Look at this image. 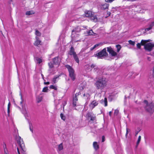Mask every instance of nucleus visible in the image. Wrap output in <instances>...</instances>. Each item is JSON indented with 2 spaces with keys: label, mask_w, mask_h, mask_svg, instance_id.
Returning <instances> with one entry per match:
<instances>
[{
  "label": "nucleus",
  "mask_w": 154,
  "mask_h": 154,
  "mask_svg": "<svg viewBox=\"0 0 154 154\" xmlns=\"http://www.w3.org/2000/svg\"><path fill=\"white\" fill-rule=\"evenodd\" d=\"M107 84V80L105 78L99 79L95 84L97 89L103 90L106 86Z\"/></svg>",
  "instance_id": "1"
},
{
  "label": "nucleus",
  "mask_w": 154,
  "mask_h": 154,
  "mask_svg": "<svg viewBox=\"0 0 154 154\" xmlns=\"http://www.w3.org/2000/svg\"><path fill=\"white\" fill-rule=\"evenodd\" d=\"M150 41L148 40H142L141 41V44L144 46V48L145 50L148 51H151L154 46V44L151 42L147 43Z\"/></svg>",
  "instance_id": "2"
},
{
  "label": "nucleus",
  "mask_w": 154,
  "mask_h": 154,
  "mask_svg": "<svg viewBox=\"0 0 154 154\" xmlns=\"http://www.w3.org/2000/svg\"><path fill=\"white\" fill-rule=\"evenodd\" d=\"M65 66L68 69L69 72V76L72 80H74L75 79V75L74 74V71L73 69L68 65H66Z\"/></svg>",
  "instance_id": "3"
},
{
  "label": "nucleus",
  "mask_w": 154,
  "mask_h": 154,
  "mask_svg": "<svg viewBox=\"0 0 154 154\" xmlns=\"http://www.w3.org/2000/svg\"><path fill=\"white\" fill-rule=\"evenodd\" d=\"M108 54L106 52V48H104L102 51L96 54V55L99 58H101L103 57L106 56Z\"/></svg>",
  "instance_id": "4"
},
{
  "label": "nucleus",
  "mask_w": 154,
  "mask_h": 154,
  "mask_svg": "<svg viewBox=\"0 0 154 154\" xmlns=\"http://www.w3.org/2000/svg\"><path fill=\"white\" fill-rule=\"evenodd\" d=\"M107 51L112 56H115L117 55L116 52H115L111 47H109L107 48Z\"/></svg>",
  "instance_id": "5"
},
{
  "label": "nucleus",
  "mask_w": 154,
  "mask_h": 154,
  "mask_svg": "<svg viewBox=\"0 0 154 154\" xmlns=\"http://www.w3.org/2000/svg\"><path fill=\"white\" fill-rule=\"evenodd\" d=\"M81 28L79 27H77L76 28L74 29L72 31V38H73L74 37V35L75 34H77L79 32L81 31Z\"/></svg>",
  "instance_id": "6"
},
{
  "label": "nucleus",
  "mask_w": 154,
  "mask_h": 154,
  "mask_svg": "<svg viewBox=\"0 0 154 154\" xmlns=\"http://www.w3.org/2000/svg\"><path fill=\"white\" fill-rule=\"evenodd\" d=\"M19 139L18 141V143L21 149L23 150L24 149L25 145L23 141V140L22 139L21 137H19Z\"/></svg>",
  "instance_id": "7"
},
{
  "label": "nucleus",
  "mask_w": 154,
  "mask_h": 154,
  "mask_svg": "<svg viewBox=\"0 0 154 154\" xmlns=\"http://www.w3.org/2000/svg\"><path fill=\"white\" fill-rule=\"evenodd\" d=\"M98 104V103L97 101H96L95 100H94L89 105V106L90 108L91 109H92L95 106H97Z\"/></svg>",
  "instance_id": "8"
},
{
  "label": "nucleus",
  "mask_w": 154,
  "mask_h": 154,
  "mask_svg": "<svg viewBox=\"0 0 154 154\" xmlns=\"http://www.w3.org/2000/svg\"><path fill=\"white\" fill-rule=\"evenodd\" d=\"M35 39L36 40L34 43V45L37 46H38L39 45H41V41L40 40L39 38L36 36Z\"/></svg>",
  "instance_id": "9"
},
{
  "label": "nucleus",
  "mask_w": 154,
  "mask_h": 154,
  "mask_svg": "<svg viewBox=\"0 0 154 154\" xmlns=\"http://www.w3.org/2000/svg\"><path fill=\"white\" fill-rule=\"evenodd\" d=\"M93 13L91 11H85V15L86 17L90 18V17L92 16Z\"/></svg>",
  "instance_id": "10"
},
{
  "label": "nucleus",
  "mask_w": 154,
  "mask_h": 154,
  "mask_svg": "<svg viewBox=\"0 0 154 154\" xmlns=\"http://www.w3.org/2000/svg\"><path fill=\"white\" fill-rule=\"evenodd\" d=\"M54 63L56 65H59L60 63V60L59 59L58 57H56L53 59Z\"/></svg>",
  "instance_id": "11"
},
{
  "label": "nucleus",
  "mask_w": 154,
  "mask_h": 154,
  "mask_svg": "<svg viewBox=\"0 0 154 154\" xmlns=\"http://www.w3.org/2000/svg\"><path fill=\"white\" fill-rule=\"evenodd\" d=\"M154 26V21L152 22L149 25V27L145 29V31L146 32L149 31L152 28V27Z\"/></svg>",
  "instance_id": "12"
},
{
  "label": "nucleus",
  "mask_w": 154,
  "mask_h": 154,
  "mask_svg": "<svg viewBox=\"0 0 154 154\" xmlns=\"http://www.w3.org/2000/svg\"><path fill=\"white\" fill-rule=\"evenodd\" d=\"M76 54V53L73 47H72L71 48L69 52V54L71 55H73L74 54Z\"/></svg>",
  "instance_id": "13"
},
{
  "label": "nucleus",
  "mask_w": 154,
  "mask_h": 154,
  "mask_svg": "<svg viewBox=\"0 0 154 154\" xmlns=\"http://www.w3.org/2000/svg\"><path fill=\"white\" fill-rule=\"evenodd\" d=\"M78 94L77 93L75 94V97L73 98V104L74 106H75L76 104V101L78 100L77 98L76 97Z\"/></svg>",
  "instance_id": "14"
},
{
  "label": "nucleus",
  "mask_w": 154,
  "mask_h": 154,
  "mask_svg": "<svg viewBox=\"0 0 154 154\" xmlns=\"http://www.w3.org/2000/svg\"><path fill=\"white\" fill-rule=\"evenodd\" d=\"M93 146L94 149L97 150L99 149V146L97 144V142H94L93 143Z\"/></svg>",
  "instance_id": "15"
},
{
  "label": "nucleus",
  "mask_w": 154,
  "mask_h": 154,
  "mask_svg": "<svg viewBox=\"0 0 154 154\" xmlns=\"http://www.w3.org/2000/svg\"><path fill=\"white\" fill-rule=\"evenodd\" d=\"M35 12L32 10L28 11L26 12V15L29 16L35 14Z\"/></svg>",
  "instance_id": "16"
},
{
  "label": "nucleus",
  "mask_w": 154,
  "mask_h": 154,
  "mask_svg": "<svg viewBox=\"0 0 154 154\" xmlns=\"http://www.w3.org/2000/svg\"><path fill=\"white\" fill-rule=\"evenodd\" d=\"M28 111L25 107L23 106V113L24 114L25 116L27 115Z\"/></svg>",
  "instance_id": "17"
},
{
  "label": "nucleus",
  "mask_w": 154,
  "mask_h": 154,
  "mask_svg": "<svg viewBox=\"0 0 154 154\" xmlns=\"http://www.w3.org/2000/svg\"><path fill=\"white\" fill-rule=\"evenodd\" d=\"M73 56L74 59L76 62L77 63H79V59L76 54H74Z\"/></svg>",
  "instance_id": "18"
},
{
  "label": "nucleus",
  "mask_w": 154,
  "mask_h": 154,
  "mask_svg": "<svg viewBox=\"0 0 154 154\" xmlns=\"http://www.w3.org/2000/svg\"><path fill=\"white\" fill-rule=\"evenodd\" d=\"M109 5L107 3H105L102 5L101 8L102 9L105 10L108 9Z\"/></svg>",
  "instance_id": "19"
},
{
  "label": "nucleus",
  "mask_w": 154,
  "mask_h": 154,
  "mask_svg": "<svg viewBox=\"0 0 154 154\" xmlns=\"http://www.w3.org/2000/svg\"><path fill=\"white\" fill-rule=\"evenodd\" d=\"M101 102L104 103V106H107V100L106 98H105L104 100H101Z\"/></svg>",
  "instance_id": "20"
},
{
  "label": "nucleus",
  "mask_w": 154,
  "mask_h": 154,
  "mask_svg": "<svg viewBox=\"0 0 154 154\" xmlns=\"http://www.w3.org/2000/svg\"><path fill=\"white\" fill-rule=\"evenodd\" d=\"M90 18H91V19L93 20L95 22H96L97 21V19L96 16H94V14H93V15L92 16H91Z\"/></svg>",
  "instance_id": "21"
},
{
  "label": "nucleus",
  "mask_w": 154,
  "mask_h": 154,
  "mask_svg": "<svg viewBox=\"0 0 154 154\" xmlns=\"http://www.w3.org/2000/svg\"><path fill=\"white\" fill-rule=\"evenodd\" d=\"M36 62L38 63H40L42 62V59L41 58L37 57L36 58Z\"/></svg>",
  "instance_id": "22"
},
{
  "label": "nucleus",
  "mask_w": 154,
  "mask_h": 154,
  "mask_svg": "<svg viewBox=\"0 0 154 154\" xmlns=\"http://www.w3.org/2000/svg\"><path fill=\"white\" fill-rule=\"evenodd\" d=\"M58 149L59 151H60L62 150L63 149V146L62 143H61L58 145Z\"/></svg>",
  "instance_id": "23"
},
{
  "label": "nucleus",
  "mask_w": 154,
  "mask_h": 154,
  "mask_svg": "<svg viewBox=\"0 0 154 154\" xmlns=\"http://www.w3.org/2000/svg\"><path fill=\"white\" fill-rule=\"evenodd\" d=\"M59 76L60 75H56L53 79L52 82H53L54 83H55L56 82V79L59 77Z\"/></svg>",
  "instance_id": "24"
},
{
  "label": "nucleus",
  "mask_w": 154,
  "mask_h": 154,
  "mask_svg": "<svg viewBox=\"0 0 154 154\" xmlns=\"http://www.w3.org/2000/svg\"><path fill=\"white\" fill-rule=\"evenodd\" d=\"M91 67L92 68H94V69L95 71H96V69H98V68L97 67H95L96 65L95 64H91Z\"/></svg>",
  "instance_id": "25"
},
{
  "label": "nucleus",
  "mask_w": 154,
  "mask_h": 154,
  "mask_svg": "<svg viewBox=\"0 0 154 154\" xmlns=\"http://www.w3.org/2000/svg\"><path fill=\"white\" fill-rule=\"evenodd\" d=\"M88 117L89 119L91 118V117H92L93 116L92 115L91 113L88 112L86 115Z\"/></svg>",
  "instance_id": "26"
},
{
  "label": "nucleus",
  "mask_w": 154,
  "mask_h": 154,
  "mask_svg": "<svg viewBox=\"0 0 154 154\" xmlns=\"http://www.w3.org/2000/svg\"><path fill=\"white\" fill-rule=\"evenodd\" d=\"M35 34L37 36H40L41 35V33L38 30L35 31Z\"/></svg>",
  "instance_id": "27"
},
{
  "label": "nucleus",
  "mask_w": 154,
  "mask_h": 154,
  "mask_svg": "<svg viewBox=\"0 0 154 154\" xmlns=\"http://www.w3.org/2000/svg\"><path fill=\"white\" fill-rule=\"evenodd\" d=\"M116 47L117 49V52H119L121 48V46L120 45H116Z\"/></svg>",
  "instance_id": "28"
},
{
  "label": "nucleus",
  "mask_w": 154,
  "mask_h": 154,
  "mask_svg": "<svg viewBox=\"0 0 154 154\" xmlns=\"http://www.w3.org/2000/svg\"><path fill=\"white\" fill-rule=\"evenodd\" d=\"M10 105H11L10 103V102H9V103L8 104V115H9V113L10 112Z\"/></svg>",
  "instance_id": "29"
},
{
  "label": "nucleus",
  "mask_w": 154,
  "mask_h": 154,
  "mask_svg": "<svg viewBox=\"0 0 154 154\" xmlns=\"http://www.w3.org/2000/svg\"><path fill=\"white\" fill-rule=\"evenodd\" d=\"M128 42L131 45L134 46L135 45V42L134 41H133L131 40L128 41Z\"/></svg>",
  "instance_id": "30"
},
{
  "label": "nucleus",
  "mask_w": 154,
  "mask_h": 154,
  "mask_svg": "<svg viewBox=\"0 0 154 154\" xmlns=\"http://www.w3.org/2000/svg\"><path fill=\"white\" fill-rule=\"evenodd\" d=\"M87 33L89 35H93V32L92 30H91L87 32Z\"/></svg>",
  "instance_id": "31"
},
{
  "label": "nucleus",
  "mask_w": 154,
  "mask_h": 154,
  "mask_svg": "<svg viewBox=\"0 0 154 154\" xmlns=\"http://www.w3.org/2000/svg\"><path fill=\"white\" fill-rule=\"evenodd\" d=\"M141 137L140 136H139V137H138V140H137V146L139 143H140V141L141 140Z\"/></svg>",
  "instance_id": "32"
},
{
  "label": "nucleus",
  "mask_w": 154,
  "mask_h": 154,
  "mask_svg": "<svg viewBox=\"0 0 154 154\" xmlns=\"http://www.w3.org/2000/svg\"><path fill=\"white\" fill-rule=\"evenodd\" d=\"M50 88L53 89L55 90H57V87L53 85H51L50 87Z\"/></svg>",
  "instance_id": "33"
},
{
  "label": "nucleus",
  "mask_w": 154,
  "mask_h": 154,
  "mask_svg": "<svg viewBox=\"0 0 154 154\" xmlns=\"http://www.w3.org/2000/svg\"><path fill=\"white\" fill-rule=\"evenodd\" d=\"M29 129L31 131H32V132H33V129L32 127V125L31 123H29Z\"/></svg>",
  "instance_id": "34"
},
{
  "label": "nucleus",
  "mask_w": 154,
  "mask_h": 154,
  "mask_svg": "<svg viewBox=\"0 0 154 154\" xmlns=\"http://www.w3.org/2000/svg\"><path fill=\"white\" fill-rule=\"evenodd\" d=\"M61 118L63 120H65L66 119L65 117L61 113L60 115Z\"/></svg>",
  "instance_id": "35"
},
{
  "label": "nucleus",
  "mask_w": 154,
  "mask_h": 154,
  "mask_svg": "<svg viewBox=\"0 0 154 154\" xmlns=\"http://www.w3.org/2000/svg\"><path fill=\"white\" fill-rule=\"evenodd\" d=\"M48 65L49 67L51 68H52L53 67V63L51 62L49 63Z\"/></svg>",
  "instance_id": "36"
},
{
  "label": "nucleus",
  "mask_w": 154,
  "mask_h": 154,
  "mask_svg": "<svg viewBox=\"0 0 154 154\" xmlns=\"http://www.w3.org/2000/svg\"><path fill=\"white\" fill-rule=\"evenodd\" d=\"M48 90V88L47 87L44 88L42 90V91L44 92H47Z\"/></svg>",
  "instance_id": "37"
},
{
  "label": "nucleus",
  "mask_w": 154,
  "mask_h": 154,
  "mask_svg": "<svg viewBox=\"0 0 154 154\" xmlns=\"http://www.w3.org/2000/svg\"><path fill=\"white\" fill-rule=\"evenodd\" d=\"M90 121H94L95 119V116H93L92 117H91V118H90Z\"/></svg>",
  "instance_id": "38"
},
{
  "label": "nucleus",
  "mask_w": 154,
  "mask_h": 154,
  "mask_svg": "<svg viewBox=\"0 0 154 154\" xmlns=\"http://www.w3.org/2000/svg\"><path fill=\"white\" fill-rule=\"evenodd\" d=\"M119 112V111L118 110H115L114 112V114L115 115H117Z\"/></svg>",
  "instance_id": "39"
},
{
  "label": "nucleus",
  "mask_w": 154,
  "mask_h": 154,
  "mask_svg": "<svg viewBox=\"0 0 154 154\" xmlns=\"http://www.w3.org/2000/svg\"><path fill=\"white\" fill-rule=\"evenodd\" d=\"M130 131V130L128 128H126V134L125 136L127 137V136L128 132Z\"/></svg>",
  "instance_id": "40"
},
{
  "label": "nucleus",
  "mask_w": 154,
  "mask_h": 154,
  "mask_svg": "<svg viewBox=\"0 0 154 154\" xmlns=\"http://www.w3.org/2000/svg\"><path fill=\"white\" fill-rule=\"evenodd\" d=\"M141 45H142L141 43H138L137 44V46L138 48H140Z\"/></svg>",
  "instance_id": "41"
},
{
  "label": "nucleus",
  "mask_w": 154,
  "mask_h": 154,
  "mask_svg": "<svg viewBox=\"0 0 154 154\" xmlns=\"http://www.w3.org/2000/svg\"><path fill=\"white\" fill-rule=\"evenodd\" d=\"M20 95H21V101L20 102V104L22 106H23V100H22V97L21 94H20Z\"/></svg>",
  "instance_id": "42"
},
{
  "label": "nucleus",
  "mask_w": 154,
  "mask_h": 154,
  "mask_svg": "<svg viewBox=\"0 0 154 154\" xmlns=\"http://www.w3.org/2000/svg\"><path fill=\"white\" fill-rule=\"evenodd\" d=\"M83 96L84 97L86 96L87 97V98H88V97H89L90 95L89 94H87V93L86 94H83Z\"/></svg>",
  "instance_id": "43"
},
{
  "label": "nucleus",
  "mask_w": 154,
  "mask_h": 154,
  "mask_svg": "<svg viewBox=\"0 0 154 154\" xmlns=\"http://www.w3.org/2000/svg\"><path fill=\"white\" fill-rule=\"evenodd\" d=\"M42 97H41L40 98H38V102H41L42 101Z\"/></svg>",
  "instance_id": "44"
},
{
  "label": "nucleus",
  "mask_w": 154,
  "mask_h": 154,
  "mask_svg": "<svg viewBox=\"0 0 154 154\" xmlns=\"http://www.w3.org/2000/svg\"><path fill=\"white\" fill-rule=\"evenodd\" d=\"M114 0H105V1L107 2H111Z\"/></svg>",
  "instance_id": "45"
},
{
  "label": "nucleus",
  "mask_w": 154,
  "mask_h": 154,
  "mask_svg": "<svg viewBox=\"0 0 154 154\" xmlns=\"http://www.w3.org/2000/svg\"><path fill=\"white\" fill-rule=\"evenodd\" d=\"M146 109H147L148 111L149 112H151L152 111H154V110L152 109V108H151V109H147V108Z\"/></svg>",
  "instance_id": "46"
},
{
  "label": "nucleus",
  "mask_w": 154,
  "mask_h": 154,
  "mask_svg": "<svg viewBox=\"0 0 154 154\" xmlns=\"http://www.w3.org/2000/svg\"><path fill=\"white\" fill-rule=\"evenodd\" d=\"M105 137L104 136H103L102 137V142H103L105 141Z\"/></svg>",
  "instance_id": "47"
},
{
  "label": "nucleus",
  "mask_w": 154,
  "mask_h": 154,
  "mask_svg": "<svg viewBox=\"0 0 154 154\" xmlns=\"http://www.w3.org/2000/svg\"><path fill=\"white\" fill-rule=\"evenodd\" d=\"M112 112V111H110L109 112V115L110 116H111Z\"/></svg>",
  "instance_id": "48"
},
{
  "label": "nucleus",
  "mask_w": 154,
  "mask_h": 154,
  "mask_svg": "<svg viewBox=\"0 0 154 154\" xmlns=\"http://www.w3.org/2000/svg\"><path fill=\"white\" fill-rule=\"evenodd\" d=\"M44 83L45 84H46V85H48L50 84V82H45Z\"/></svg>",
  "instance_id": "49"
},
{
  "label": "nucleus",
  "mask_w": 154,
  "mask_h": 154,
  "mask_svg": "<svg viewBox=\"0 0 154 154\" xmlns=\"http://www.w3.org/2000/svg\"><path fill=\"white\" fill-rule=\"evenodd\" d=\"M17 151L18 154H20V151H19V149L18 148H17Z\"/></svg>",
  "instance_id": "50"
},
{
  "label": "nucleus",
  "mask_w": 154,
  "mask_h": 154,
  "mask_svg": "<svg viewBox=\"0 0 154 154\" xmlns=\"http://www.w3.org/2000/svg\"><path fill=\"white\" fill-rule=\"evenodd\" d=\"M99 45V44H96L95 45H94L96 47H97Z\"/></svg>",
  "instance_id": "51"
},
{
  "label": "nucleus",
  "mask_w": 154,
  "mask_h": 154,
  "mask_svg": "<svg viewBox=\"0 0 154 154\" xmlns=\"http://www.w3.org/2000/svg\"><path fill=\"white\" fill-rule=\"evenodd\" d=\"M152 72H153L152 76L154 78V69L153 70Z\"/></svg>",
  "instance_id": "52"
},
{
  "label": "nucleus",
  "mask_w": 154,
  "mask_h": 154,
  "mask_svg": "<svg viewBox=\"0 0 154 154\" xmlns=\"http://www.w3.org/2000/svg\"><path fill=\"white\" fill-rule=\"evenodd\" d=\"M138 131H136V135L138 133Z\"/></svg>",
  "instance_id": "53"
},
{
  "label": "nucleus",
  "mask_w": 154,
  "mask_h": 154,
  "mask_svg": "<svg viewBox=\"0 0 154 154\" xmlns=\"http://www.w3.org/2000/svg\"><path fill=\"white\" fill-rule=\"evenodd\" d=\"M94 49V48L93 47L91 48V50H93Z\"/></svg>",
  "instance_id": "54"
},
{
  "label": "nucleus",
  "mask_w": 154,
  "mask_h": 154,
  "mask_svg": "<svg viewBox=\"0 0 154 154\" xmlns=\"http://www.w3.org/2000/svg\"><path fill=\"white\" fill-rule=\"evenodd\" d=\"M144 102H145L146 103H147V101H146V100H145V101H144Z\"/></svg>",
  "instance_id": "55"
},
{
  "label": "nucleus",
  "mask_w": 154,
  "mask_h": 154,
  "mask_svg": "<svg viewBox=\"0 0 154 154\" xmlns=\"http://www.w3.org/2000/svg\"><path fill=\"white\" fill-rule=\"evenodd\" d=\"M93 47H94V49L95 48H96V47H95V46H94H94Z\"/></svg>",
  "instance_id": "56"
},
{
  "label": "nucleus",
  "mask_w": 154,
  "mask_h": 154,
  "mask_svg": "<svg viewBox=\"0 0 154 154\" xmlns=\"http://www.w3.org/2000/svg\"><path fill=\"white\" fill-rule=\"evenodd\" d=\"M78 41H80V40H77V41H75V42H77Z\"/></svg>",
  "instance_id": "57"
},
{
  "label": "nucleus",
  "mask_w": 154,
  "mask_h": 154,
  "mask_svg": "<svg viewBox=\"0 0 154 154\" xmlns=\"http://www.w3.org/2000/svg\"><path fill=\"white\" fill-rule=\"evenodd\" d=\"M137 7H138V8H140V6H138Z\"/></svg>",
  "instance_id": "58"
},
{
  "label": "nucleus",
  "mask_w": 154,
  "mask_h": 154,
  "mask_svg": "<svg viewBox=\"0 0 154 154\" xmlns=\"http://www.w3.org/2000/svg\"><path fill=\"white\" fill-rule=\"evenodd\" d=\"M87 27V26H85V28H86V27Z\"/></svg>",
  "instance_id": "59"
},
{
  "label": "nucleus",
  "mask_w": 154,
  "mask_h": 154,
  "mask_svg": "<svg viewBox=\"0 0 154 154\" xmlns=\"http://www.w3.org/2000/svg\"><path fill=\"white\" fill-rule=\"evenodd\" d=\"M148 60H149V58H148Z\"/></svg>",
  "instance_id": "60"
}]
</instances>
